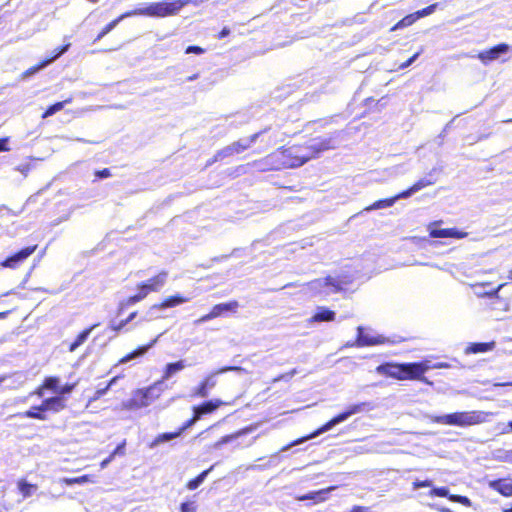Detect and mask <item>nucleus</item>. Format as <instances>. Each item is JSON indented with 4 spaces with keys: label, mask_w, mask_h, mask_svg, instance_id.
Segmentation results:
<instances>
[{
    "label": "nucleus",
    "mask_w": 512,
    "mask_h": 512,
    "mask_svg": "<svg viewBox=\"0 0 512 512\" xmlns=\"http://www.w3.org/2000/svg\"><path fill=\"white\" fill-rule=\"evenodd\" d=\"M430 369L428 361L396 363L384 362L376 367V372L386 378L398 381L424 380V374Z\"/></svg>",
    "instance_id": "nucleus-1"
},
{
    "label": "nucleus",
    "mask_w": 512,
    "mask_h": 512,
    "mask_svg": "<svg viewBox=\"0 0 512 512\" xmlns=\"http://www.w3.org/2000/svg\"><path fill=\"white\" fill-rule=\"evenodd\" d=\"M168 272L160 271L146 281L137 284L136 293L121 300L117 306V314H122L130 306L143 301L152 292H159L167 282Z\"/></svg>",
    "instance_id": "nucleus-2"
},
{
    "label": "nucleus",
    "mask_w": 512,
    "mask_h": 512,
    "mask_svg": "<svg viewBox=\"0 0 512 512\" xmlns=\"http://www.w3.org/2000/svg\"><path fill=\"white\" fill-rule=\"evenodd\" d=\"M493 413L485 411H462L435 416L433 422L443 425L468 427L485 423Z\"/></svg>",
    "instance_id": "nucleus-3"
},
{
    "label": "nucleus",
    "mask_w": 512,
    "mask_h": 512,
    "mask_svg": "<svg viewBox=\"0 0 512 512\" xmlns=\"http://www.w3.org/2000/svg\"><path fill=\"white\" fill-rule=\"evenodd\" d=\"M302 146L293 145L281 148L269 155L273 161L272 169L280 170L284 168L298 167L304 164L309 157L302 153Z\"/></svg>",
    "instance_id": "nucleus-4"
},
{
    "label": "nucleus",
    "mask_w": 512,
    "mask_h": 512,
    "mask_svg": "<svg viewBox=\"0 0 512 512\" xmlns=\"http://www.w3.org/2000/svg\"><path fill=\"white\" fill-rule=\"evenodd\" d=\"M188 4L187 0H171V1H160L153 2L144 8H138L131 10L132 16H147L155 18H165L168 16H174Z\"/></svg>",
    "instance_id": "nucleus-5"
},
{
    "label": "nucleus",
    "mask_w": 512,
    "mask_h": 512,
    "mask_svg": "<svg viewBox=\"0 0 512 512\" xmlns=\"http://www.w3.org/2000/svg\"><path fill=\"white\" fill-rule=\"evenodd\" d=\"M66 399L62 396H52L42 400L39 405L31 406L28 410L21 413L24 418L36 419L40 421L47 420V412L58 413L66 409Z\"/></svg>",
    "instance_id": "nucleus-6"
},
{
    "label": "nucleus",
    "mask_w": 512,
    "mask_h": 512,
    "mask_svg": "<svg viewBox=\"0 0 512 512\" xmlns=\"http://www.w3.org/2000/svg\"><path fill=\"white\" fill-rule=\"evenodd\" d=\"M162 394L161 382H155L144 388H138L133 391L131 397L126 403L130 410L145 408L159 399Z\"/></svg>",
    "instance_id": "nucleus-7"
},
{
    "label": "nucleus",
    "mask_w": 512,
    "mask_h": 512,
    "mask_svg": "<svg viewBox=\"0 0 512 512\" xmlns=\"http://www.w3.org/2000/svg\"><path fill=\"white\" fill-rule=\"evenodd\" d=\"M268 130H270V128H265L252 134L247 140H238L222 148L221 150L217 151L211 159L208 160L206 166H210L227 157H231L235 154L244 152L251 146L252 143H254L263 133L267 132Z\"/></svg>",
    "instance_id": "nucleus-8"
},
{
    "label": "nucleus",
    "mask_w": 512,
    "mask_h": 512,
    "mask_svg": "<svg viewBox=\"0 0 512 512\" xmlns=\"http://www.w3.org/2000/svg\"><path fill=\"white\" fill-rule=\"evenodd\" d=\"M354 272L349 266L334 270L324 278V285L331 292L345 290L354 281Z\"/></svg>",
    "instance_id": "nucleus-9"
},
{
    "label": "nucleus",
    "mask_w": 512,
    "mask_h": 512,
    "mask_svg": "<svg viewBox=\"0 0 512 512\" xmlns=\"http://www.w3.org/2000/svg\"><path fill=\"white\" fill-rule=\"evenodd\" d=\"M38 245H32L22 248L16 253L8 256L3 261L0 262V266L3 268L16 269L19 265L24 262L27 258H29L36 250Z\"/></svg>",
    "instance_id": "nucleus-10"
},
{
    "label": "nucleus",
    "mask_w": 512,
    "mask_h": 512,
    "mask_svg": "<svg viewBox=\"0 0 512 512\" xmlns=\"http://www.w3.org/2000/svg\"><path fill=\"white\" fill-rule=\"evenodd\" d=\"M239 304L236 300L227 302V303H219L214 305L209 313L202 315L196 323H204L214 318L220 317L228 312H235Z\"/></svg>",
    "instance_id": "nucleus-11"
},
{
    "label": "nucleus",
    "mask_w": 512,
    "mask_h": 512,
    "mask_svg": "<svg viewBox=\"0 0 512 512\" xmlns=\"http://www.w3.org/2000/svg\"><path fill=\"white\" fill-rule=\"evenodd\" d=\"M365 403H357L346 407L328 422L322 424V433L331 429L334 425L347 420L350 416L357 414L365 408Z\"/></svg>",
    "instance_id": "nucleus-12"
},
{
    "label": "nucleus",
    "mask_w": 512,
    "mask_h": 512,
    "mask_svg": "<svg viewBox=\"0 0 512 512\" xmlns=\"http://www.w3.org/2000/svg\"><path fill=\"white\" fill-rule=\"evenodd\" d=\"M431 497H445L451 502L459 503L465 507H471L472 502L467 496L450 494L449 489L445 486L432 488L429 492Z\"/></svg>",
    "instance_id": "nucleus-13"
},
{
    "label": "nucleus",
    "mask_w": 512,
    "mask_h": 512,
    "mask_svg": "<svg viewBox=\"0 0 512 512\" xmlns=\"http://www.w3.org/2000/svg\"><path fill=\"white\" fill-rule=\"evenodd\" d=\"M509 45L506 43H499L488 50L481 51L478 53V59L485 65L498 59L501 54L507 53Z\"/></svg>",
    "instance_id": "nucleus-14"
},
{
    "label": "nucleus",
    "mask_w": 512,
    "mask_h": 512,
    "mask_svg": "<svg viewBox=\"0 0 512 512\" xmlns=\"http://www.w3.org/2000/svg\"><path fill=\"white\" fill-rule=\"evenodd\" d=\"M489 487L504 497L512 496V478H498L489 482Z\"/></svg>",
    "instance_id": "nucleus-15"
},
{
    "label": "nucleus",
    "mask_w": 512,
    "mask_h": 512,
    "mask_svg": "<svg viewBox=\"0 0 512 512\" xmlns=\"http://www.w3.org/2000/svg\"><path fill=\"white\" fill-rule=\"evenodd\" d=\"M190 300L189 297H185L181 294H174L164 298L161 302L156 303L152 306L154 310H163L167 308H173L186 303Z\"/></svg>",
    "instance_id": "nucleus-16"
},
{
    "label": "nucleus",
    "mask_w": 512,
    "mask_h": 512,
    "mask_svg": "<svg viewBox=\"0 0 512 512\" xmlns=\"http://www.w3.org/2000/svg\"><path fill=\"white\" fill-rule=\"evenodd\" d=\"M225 404L226 403L220 399L209 400L198 406H195L193 408V412H195V414L198 415L199 418H201L202 415L212 413L213 411H215L216 409Z\"/></svg>",
    "instance_id": "nucleus-17"
},
{
    "label": "nucleus",
    "mask_w": 512,
    "mask_h": 512,
    "mask_svg": "<svg viewBox=\"0 0 512 512\" xmlns=\"http://www.w3.org/2000/svg\"><path fill=\"white\" fill-rule=\"evenodd\" d=\"M157 340H158V338L156 337L152 341H150L148 344L138 346L136 349H134L133 351L127 353L122 358H120L118 361V364L127 363L136 357L144 355L151 347H153L156 344Z\"/></svg>",
    "instance_id": "nucleus-18"
},
{
    "label": "nucleus",
    "mask_w": 512,
    "mask_h": 512,
    "mask_svg": "<svg viewBox=\"0 0 512 512\" xmlns=\"http://www.w3.org/2000/svg\"><path fill=\"white\" fill-rule=\"evenodd\" d=\"M99 326V323L92 324L91 326L82 330L75 339L69 344L68 350L70 352H74L78 347H80L89 337L91 332Z\"/></svg>",
    "instance_id": "nucleus-19"
},
{
    "label": "nucleus",
    "mask_w": 512,
    "mask_h": 512,
    "mask_svg": "<svg viewBox=\"0 0 512 512\" xmlns=\"http://www.w3.org/2000/svg\"><path fill=\"white\" fill-rule=\"evenodd\" d=\"M131 16H132V13L130 11H127V12H124L123 14L119 15L117 18L113 19L112 21H110L108 24H106L101 29V31L99 32V34L97 35V37L95 38L94 41H98V40L102 39L105 35H107L110 31H112L118 25L119 22H121L123 19H125L127 17H131Z\"/></svg>",
    "instance_id": "nucleus-20"
},
{
    "label": "nucleus",
    "mask_w": 512,
    "mask_h": 512,
    "mask_svg": "<svg viewBox=\"0 0 512 512\" xmlns=\"http://www.w3.org/2000/svg\"><path fill=\"white\" fill-rule=\"evenodd\" d=\"M17 487L23 498L32 496L38 489L37 484L28 483L26 479L23 478L18 480Z\"/></svg>",
    "instance_id": "nucleus-21"
},
{
    "label": "nucleus",
    "mask_w": 512,
    "mask_h": 512,
    "mask_svg": "<svg viewBox=\"0 0 512 512\" xmlns=\"http://www.w3.org/2000/svg\"><path fill=\"white\" fill-rule=\"evenodd\" d=\"M493 348V343L488 342H478V343H470L466 348L465 352L467 354H477L484 353Z\"/></svg>",
    "instance_id": "nucleus-22"
},
{
    "label": "nucleus",
    "mask_w": 512,
    "mask_h": 512,
    "mask_svg": "<svg viewBox=\"0 0 512 512\" xmlns=\"http://www.w3.org/2000/svg\"><path fill=\"white\" fill-rule=\"evenodd\" d=\"M418 20V17L416 15V13H411V14H408L406 15L405 17H403L401 20H399L395 25H393L391 28H390V31L393 32V31H396L398 29H402V28H405V27H408V26H411L413 25L416 21Z\"/></svg>",
    "instance_id": "nucleus-23"
},
{
    "label": "nucleus",
    "mask_w": 512,
    "mask_h": 512,
    "mask_svg": "<svg viewBox=\"0 0 512 512\" xmlns=\"http://www.w3.org/2000/svg\"><path fill=\"white\" fill-rule=\"evenodd\" d=\"M184 367L185 364L182 360L173 363H168L164 369L163 380L169 379L172 375L184 369Z\"/></svg>",
    "instance_id": "nucleus-24"
},
{
    "label": "nucleus",
    "mask_w": 512,
    "mask_h": 512,
    "mask_svg": "<svg viewBox=\"0 0 512 512\" xmlns=\"http://www.w3.org/2000/svg\"><path fill=\"white\" fill-rule=\"evenodd\" d=\"M213 466H211L210 468L202 471L199 475H197L195 478L193 479H190L187 483H186V488L188 490H195L196 488L199 487V485L204 481V479L206 478V476L209 474V472L212 470Z\"/></svg>",
    "instance_id": "nucleus-25"
},
{
    "label": "nucleus",
    "mask_w": 512,
    "mask_h": 512,
    "mask_svg": "<svg viewBox=\"0 0 512 512\" xmlns=\"http://www.w3.org/2000/svg\"><path fill=\"white\" fill-rule=\"evenodd\" d=\"M72 101V98H68L64 101L56 102L46 108V110L42 114V118H48L52 116L53 114L57 113L58 111L62 110L64 108V105L67 103H70Z\"/></svg>",
    "instance_id": "nucleus-26"
},
{
    "label": "nucleus",
    "mask_w": 512,
    "mask_h": 512,
    "mask_svg": "<svg viewBox=\"0 0 512 512\" xmlns=\"http://www.w3.org/2000/svg\"><path fill=\"white\" fill-rule=\"evenodd\" d=\"M216 382L211 378H205L197 387L196 394L200 397H207L209 389L214 387Z\"/></svg>",
    "instance_id": "nucleus-27"
},
{
    "label": "nucleus",
    "mask_w": 512,
    "mask_h": 512,
    "mask_svg": "<svg viewBox=\"0 0 512 512\" xmlns=\"http://www.w3.org/2000/svg\"><path fill=\"white\" fill-rule=\"evenodd\" d=\"M59 384H60L59 377L48 376V377H45L44 380L42 381V388H46L47 390L58 392L60 389Z\"/></svg>",
    "instance_id": "nucleus-28"
},
{
    "label": "nucleus",
    "mask_w": 512,
    "mask_h": 512,
    "mask_svg": "<svg viewBox=\"0 0 512 512\" xmlns=\"http://www.w3.org/2000/svg\"><path fill=\"white\" fill-rule=\"evenodd\" d=\"M250 430H251V429L246 428V429H243V430L237 431V432H235V433L225 435V436L221 437V438H220V439H219V440L214 444V446H215L216 448H218V447H220V446H222V445H224V444H227V443H229V442H231V441L235 440L236 438H238L239 436H241V435L245 434L246 432H248V431H250Z\"/></svg>",
    "instance_id": "nucleus-29"
},
{
    "label": "nucleus",
    "mask_w": 512,
    "mask_h": 512,
    "mask_svg": "<svg viewBox=\"0 0 512 512\" xmlns=\"http://www.w3.org/2000/svg\"><path fill=\"white\" fill-rule=\"evenodd\" d=\"M180 435L181 434L178 430H176L174 432L161 433L156 436V438L154 439V441L152 443V446L158 445V444L166 442V441H170L172 439L179 437Z\"/></svg>",
    "instance_id": "nucleus-30"
},
{
    "label": "nucleus",
    "mask_w": 512,
    "mask_h": 512,
    "mask_svg": "<svg viewBox=\"0 0 512 512\" xmlns=\"http://www.w3.org/2000/svg\"><path fill=\"white\" fill-rule=\"evenodd\" d=\"M394 196L390 198L380 199L375 201L373 204H371L369 207L366 208V210H376V209H382L391 207L395 203Z\"/></svg>",
    "instance_id": "nucleus-31"
},
{
    "label": "nucleus",
    "mask_w": 512,
    "mask_h": 512,
    "mask_svg": "<svg viewBox=\"0 0 512 512\" xmlns=\"http://www.w3.org/2000/svg\"><path fill=\"white\" fill-rule=\"evenodd\" d=\"M118 377L115 376L113 377L108 383L106 386H104L103 388H98L95 392H94V395L90 398V402L92 401H96L98 399H100L103 395H105L107 393V391L110 389V387L117 381Z\"/></svg>",
    "instance_id": "nucleus-32"
},
{
    "label": "nucleus",
    "mask_w": 512,
    "mask_h": 512,
    "mask_svg": "<svg viewBox=\"0 0 512 512\" xmlns=\"http://www.w3.org/2000/svg\"><path fill=\"white\" fill-rule=\"evenodd\" d=\"M70 45H71L70 43H67L65 45L55 48L52 52L51 57L46 58L44 60L49 61V64L52 63L54 60L58 59L61 55H63L65 52H67Z\"/></svg>",
    "instance_id": "nucleus-33"
},
{
    "label": "nucleus",
    "mask_w": 512,
    "mask_h": 512,
    "mask_svg": "<svg viewBox=\"0 0 512 512\" xmlns=\"http://www.w3.org/2000/svg\"><path fill=\"white\" fill-rule=\"evenodd\" d=\"M180 512H197L198 504L195 500L185 501L180 504Z\"/></svg>",
    "instance_id": "nucleus-34"
},
{
    "label": "nucleus",
    "mask_w": 512,
    "mask_h": 512,
    "mask_svg": "<svg viewBox=\"0 0 512 512\" xmlns=\"http://www.w3.org/2000/svg\"><path fill=\"white\" fill-rule=\"evenodd\" d=\"M433 183H434L433 181L428 180V179H419L418 181L413 183V185H411V188H412L413 192L415 193L427 186L433 185Z\"/></svg>",
    "instance_id": "nucleus-35"
},
{
    "label": "nucleus",
    "mask_w": 512,
    "mask_h": 512,
    "mask_svg": "<svg viewBox=\"0 0 512 512\" xmlns=\"http://www.w3.org/2000/svg\"><path fill=\"white\" fill-rule=\"evenodd\" d=\"M437 6H438V3H433L421 10L416 11L415 13H416L418 19H420L422 17L432 14L436 10Z\"/></svg>",
    "instance_id": "nucleus-36"
},
{
    "label": "nucleus",
    "mask_w": 512,
    "mask_h": 512,
    "mask_svg": "<svg viewBox=\"0 0 512 512\" xmlns=\"http://www.w3.org/2000/svg\"><path fill=\"white\" fill-rule=\"evenodd\" d=\"M90 475H82L74 478H66L64 482L68 485L81 484L90 481Z\"/></svg>",
    "instance_id": "nucleus-37"
},
{
    "label": "nucleus",
    "mask_w": 512,
    "mask_h": 512,
    "mask_svg": "<svg viewBox=\"0 0 512 512\" xmlns=\"http://www.w3.org/2000/svg\"><path fill=\"white\" fill-rule=\"evenodd\" d=\"M47 65H49V61H45V60H42L41 62L37 63L36 65L30 67L28 70H26L24 72V75L27 76V75H32L36 72H38L40 69L46 67Z\"/></svg>",
    "instance_id": "nucleus-38"
},
{
    "label": "nucleus",
    "mask_w": 512,
    "mask_h": 512,
    "mask_svg": "<svg viewBox=\"0 0 512 512\" xmlns=\"http://www.w3.org/2000/svg\"><path fill=\"white\" fill-rule=\"evenodd\" d=\"M76 385L77 383H66L59 389L57 396H62L63 398H65L64 396L70 394L74 390Z\"/></svg>",
    "instance_id": "nucleus-39"
},
{
    "label": "nucleus",
    "mask_w": 512,
    "mask_h": 512,
    "mask_svg": "<svg viewBox=\"0 0 512 512\" xmlns=\"http://www.w3.org/2000/svg\"><path fill=\"white\" fill-rule=\"evenodd\" d=\"M199 419L200 418L198 417V415H196L195 412H193L192 418L187 420L185 423H183V425L181 427L178 428V431L180 432V434H182L184 431H186L188 428H190Z\"/></svg>",
    "instance_id": "nucleus-40"
},
{
    "label": "nucleus",
    "mask_w": 512,
    "mask_h": 512,
    "mask_svg": "<svg viewBox=\"0 0 512 512\" xmlns=\"http://www.w3.org/2000/svg\"><path fill=\"white\" fill-rule=\"evenodd\" d=\"M467 236L466 232L459 231L456 228H448V238L462 239Z\"/></svg>",
    "instance_id": "nucleus-41"
},
{
    "label": "nucleus",
    "mask_w": 512,
    "mask_h": 512,
    "mask_svg": "<svg viewBox=\"0 0 512 512\" xmlns=\"http://www.w3.org/2000/svg\"><path fill=\"white\" fill-rule=\"evenodd\" d=\"M430 236L433 238H448V228L433 229L430 231Z\"/></svg>",
    "instance_id": "nucleus-42"
},
{
    "label": "nucleus",
    "mask_w": 512,
    "mask_h": 512,
    "mask_svg": "<svg viewBox=\"0 0 512 512\" xmlns=\"http://www.w3.org/2000/svg\"><path fill=\"white\" fill-rule=\"evenodd\" d=\"M431 486H432V481L429 479H425V480L417 479L412 483L413 489H419V488L431 487Z\"/></svg>",
    "instance_id": "nucleus-43"
},
{
    "label": "nucleus",
    "mask_w": 512,
    "mask_h": 512,
    "mask_svg": "<svg viewBox=\"0 0 512 512\" xmlns=\"http://www.w3.org/2000/svg\"><path fill=\"white\" fill-rule=\"evenodd\" d=\"M128 324L127 320L123 319L118 323H113L110 325L111 331H113L115 334H118L120 331L124 329V327Z\"/></svg>",
    "instance_id": "nucleus-44"
},
{
    "label": "nucleus",
    "mask_w": 512,
    "mask_h": 512,
    "mask_svg": "<svg viewBox=\"0 0 512 512\" xmlns=\"http://www.w3.org/2000/svg\"><path fill=\"white\" fill-rule=\"evenodd\" d=\"M204 52H205V49L200 46H197V45H190L185 49L186 54L200 55V54H203Z\"/></svg>",
    "instance_id": "nucleus-45"
},
{
    "label": "nucleus",
    "mask_w": 512,
    "mask_h": 512,
    "mask_svg": "<svg viewBox=\"0 0 512 512\" xmlns=\"http://www.w3.org/2000/svg\"><path fill=\"white\" fill-rule=\"evenodd\" d=\"M229 371L242 372L243 368L240 366H224L222 368H219L214 374H222Z\"/></svg>",
    "instance_id": "nucleus-46"
},
{
    "label": "nucleus",
    "mask_w": 512,
    "mask_h": 512,
    "mask_svg": "<svg viewBox=\"0 0 512 512\" xmlns=\"http://www.w3.org/2000/svg\"><path fill=\"white\" fill-rule=\"evenodd\" d=\"M358 341L362 345H367V346L377 345V344L381 343V341L377 338H362L360 336H358Z\"/></svg>",
    "instance_id": "nucleus-47"
},
{
    "label": "nucleus",
    "mask_w": 512,
    "mask_h": 512,
    "mask_svg": "<svg viewBox=\"0 0 512 512\" xmlns=\"http://www.w3.org/2000/svg\"><path fill=\"white\" fill-rule=\"evenodd\" d=\"M335 318V313L332 310L322 308V322L323 321H332Z\"/></svg>",
    "instance_id": "nucleus-48"
},
{
    "label": "nucleus",
    "mask_w": 512,
    "mask_h": 512,
    "mask_svg": "<svg viewBox=\"0 0 512 512\" xmlns=\"http://www.w3.org/2000/svg\"><path fill=\"white\" fill-rule=\"evenodd\" d=\"M413 190L411 188V186L403 191H401L400 193L396 194L394 196V199L395 201L399 200V199H403V198H408L410 197L412 194H413Z\"/></svg>",
    "instance_id": "nucleus-49"
},
{
    "label": "nucleus",
    "mask_w": 512,
    "mask_h": 512,
    "mask_svg": "<svg viewBox=\"0 0 512 512\" xmlns=\"http://www.w3.org/2000/svg\"><path fill=\"white\" fill-rule=\"evenodd\" d=\"M125 446H126V441L124 440L120 444L117 445V447L113 450L111 455H113L114 458L116 455H124Z\"/></svg>",
    "instance_id": "nucleus-50"
},
{
    "label": "nucleus",
    "mask_w": 512,
    "mask_h": 512,
    "mask_svg": "<svg viewBox=\"0 0 512 512\" xmlns=\"http://www.w3.org/2000/svg\"><path fill=\"white\" fill-rule=\"evenodd\" d=\"M420 55V52H416L415 54H413L409 59H407L405 62H403L402 64L399 65V68L400 69H405L407 68L408 66H410L417 58L418 56Z\"/></svg>",
    "instance_id": "nucleus-51"
},
{
    "label": "nucleus",
    "mask_w": 512,
    "mask_h": 512,
    "mask_svg": "<svg viewBox=\"0 0 512 512\" xmlns=\"http://www.w3.org/2000/svg\"><path fill=\"white\" fill-rule=\"evenodd\" d=\"M95 176L97 178H108V177L111 176V172H110V170L108 168H104L102 170H97L95 172Z\"/></svg>",
    "instance_id": "nucleus-52"
},
{
    "label": "nucleus",
    "mask_w": 512,
    "mask_h": 512,
    "mask_svg": "<svg viewBox=\"0 0 512 512\" xmlns=\"http://www.w3.org/2000/svg\"><path fill=\"white\" fill-rule=\"evenodd\" d=\"M8 137L0 138V152H7L10 150L8 147Z\"/></svg>",
    "instance_id": "nucleus-53"
},
{
    "label": "nucleus",
    "mask_w": 512,
    "mask_h": 512,
    "mask_svg": "<svg viewBox=\"0 0 512 512\" xmlns=\"http://www.w3.org/2000/svg\"><path fill=\"white\" fill-rule=\"evenodd\" d=\"M349 512H370V508L365 507V506L355 505L350 509Z\"/></svg>",
    "instance_id": "nucleus-54"
},
{
    "label": "nucleus",
    "mask_w": 512,
    "mask_h": 512,
    "mask_svg": "<svg viewBox=\"0 0 512 512\" xmlns=\"http://www.w3.org/2000/svg\"><path fill=\"white\" fill-rule=\"evenodd\" d=\"M46 388H42V383L32 392L33 395H36L39 398H42L44 395Z\"/></svg>",
    "instance_id": "nucleus-55"
},
{
    "label": "nucleus",
    "mask_w": 512,
    "mask_h": 512,
    "mask_svg": "<svg viewBox=\"0 0 512 512\" xmlns=\"http://www.w3.org/2000/svg\"><path fill=\"white\" fill-rule=\"evenodd\" d=\"M502 287H503V284H500L497 288H495L494 290H492L490 292H486L484 295L489 296V297L498 298V292L500 291V289Z\"/></svg>",
    "instance_id": "nucleus-56"
},
{
    "label": "nucleus",
    "mask_w": 512,
    "mask_h": 512,
    "mask_svg": "<svg viewBox=\"0 0 512 512\" xmlns=\"http://www.w3.org/2000/svg\"><path fill=\"white\" fill-rule=\"evenodd\" d=\"M229 34H230V29L228 27H224L218 33L217 38L223 39V38L227 37Z\"/></svg>",
    "instance_id": "nucleus-57"
},
{
    "label": "nucleus",
    "mask_w": 512,
    "mask_h": 512,
    "mask_svg": "<svg viewBox=\"0 0 512 512\" xmlns=\"http://www.w3.org/2000/svg\"><path fill=\"white\" fill-rule=\"evenodd\" d=\"M113 459H114L113 455L110 454L106 459H104L100 463V467L101 468H105Z\"/></svg>",
    "instance_id": "nucleus-58"
},
{
    "label": "nucleus",
    "mask_w": 512,
    "mask_h": 512,
    "mask_svg": "<svg viewBox=\"0 0 512 512\" xmlns=\"http://www.w3.org/2000/svg\"><path fill=\"white\" fill-rule=\"evenodd\" d=\"M137 314V311H133L127 316V318H125V320H127V322L130 323L137 316Z\"/></svg>",
    "instance_id": "nucleus-59"
},
{
    "label": "nucleus",
    "mask_w": 512,
    "mask_h": 512,
    "mask_svg": "<svg viewBox=\"0 0 512 512\" xmlns=\"http://www.w3.org/2000/svg\"><path fill=\"white\" fill-rule=\"evenodd\" d=\"M503 433H512V421L507 423V428L503 430Z\"/></svg>",
    "instance_id": "nucleus-60"
},
{
    "label": "nucleus",
    "mask_w": 512,
    "mask_h": 512,
    "mask_svg": "<svg viewBox=\"0 0 512 512\" xmlns=\"http://www.w3.org/2000/svg\"><path fill=\"white\" fill-rule=\"evenodd\" d=\"M311 498H314V495H310V494H305V495H301L298 497V500H307V499H311Z\"/></svg>",
    "instance_id": "nucleus-61"
},
{
    "label": "nucleus",
    "mask_w": 512,
    "mask_h": 512,
    "mask_svg": "<svg viewBox=\"0 0 512 512\" xmlns=\"http://www.w3.org/2000/svg\"><path fill=\"white\" fill-rule=\"evenodd\" d=\"M505 459L506 461L512 463V450L507 451Z\"/></svg>",
    "instance_id": "nucleus-62"
},
{
    "label": "nucleus",
    "mask_w": 512,
    "mask_h": 512,
    "mask_svg": "<svg viewBox=\"0 0 512 512\" xmlns=\"http://www.w3.org/2000/svg\"><path fill=\"white\" fill-rule=\"evenodd\" d=\"M198 76H199V74H198V73H195V74H193V75L189 76V77L187 78V80H188V81L196 80V79L198 78Z\"/></svg>",
    "instance_id": "nucleus-63"
},
{
    "label": "nucleus",
    "mask_w": 512,
    "mask_h": 512,
    "mask_svg": "<svg viewBox=\"0 0 512 512\" xmlns=\"http://www.w3.org/2000/svg\"><path fill=\"white\" fill-rule=\"evenodd\" d=\"M502 512H512V504L502 508Z\"/></svg>",
    "instance_id": "nucleus-64"
}]
</instances>
